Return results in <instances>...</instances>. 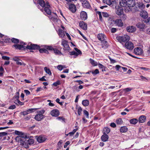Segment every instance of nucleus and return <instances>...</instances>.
<instances>
[{"mask_svg":"<svg viewBox=\"0 0 150 150\" xmlns=\"http://www.w3.org/2000/svg\"><path fill=\"white\" fill-rule=\"evenodd\" d=\"M119 4L121 7H124V9L126 12H128L130 11L134 12L132 10V8L135 5L136 2L135 0H121L119 2ZM138 7H135L134 8V12L139 10V8H142L144 7V5L142 3L138 4L137 5Z\"/></svg>","mask_w":150,"mask_h":150,"instance_id":"obj_1","label":"nucleus"},{"mask_svg":"<svg viewBox=\"0 0 150 150\" xmlns=\"http://www.w3.org/2000/svg\"><path fill=\"white\" fill-rule=\"evenodd\" d=\"M32 137H29L26 134V135H23L21 138L20 143L21 145L25 148L29 147V145L33 144L34 143V140L33 139H30Z\"/></svg>","mask_w":150,"mask_h":150,"instance_id":"obj_2","label":"nucleus"},{"mask_svg":"<svg viewBox=\"0 0 150 150\" xmlns=\"http://www.w3.org/2000/svg\"><path fill=\"white\" fill-rule=\"evenodd\" d=\"M45 46H48L46 45H43V48L40 49V47L39 46L37 45L32 44L31 43H29L28 45L26 46V48L29 50H35L39 49V52L41 53H44L45 51V50L46 48L45 47Z\"/></svg>","mask_w":150,"mask_h":150,"instance_id":"obj_3","label":"nucleus"},{"mask_svg":"<svg viewBox=\"0 0 150 150\" xmlns=\"http://www.w3.org/2000/svg\"><path fill=\"white\" fill-rule=\"evenodd\" d=\"M117 40L120 42H126L129 40V37L127 35H124L122 36H119L117 37Z\"/></svg>","mask_w":150,"mask_h":150,"instance_id":"obj_4","label":"nucleus"},{"mask_svg":"<svg viewBox=\"0 0 150 150\" xmlns=\"http://www.w3.org/2000/svg\"><path fill=\"white\" fill-rule=\"evenodd\" d=\"M45 47L47 49H48V50H53L54 53L56 55H63L62 53L60 51L57 49L56 48H53L52 46H45Z\"/></svg>","mask_w":150,"mask_h":150,"instance_id":"obj_5","label":"nucleus"},{"mask_svg":"<svg viewBox=\"0 0 150 150\" xmlns=\"http://www.w3.org/2000/svg\"><path fill=\"white\" fill-rule=\"evenodd\" d=\"M104 3H105L109 6L112 5V6H114L116 8L118 4L116 0H104Z\"/></svg>","mask_w":150,"mask_h":150,"instance_id":"obj_6","label":"nucleus"},{"mask_svg":"<svg viewBox=\"0 0 150 150\" xmlns=\"http://www.w3.org/2000/svg\"><path fill=\"white\" fill-rule=\"evenodd\" d=\"M44 112V110L39 111L38 113L36 114L34 118L38 121H41L44 117V115H43Z\"/></svg>","mask_w":150,"mask_h":150,"instance_id":"obj_7","label":"nucleus"},{"mask_svg":"<svg viewBox=\"0 0 150 150\" xmlns=\"http://www.w3.org/2000/svg\"><path fill=\"white\" fill-rule=\"evenodd\" d=\"M61 44L63 47V50L64 51H69L70 50V48L68 44V42L64 39L62 41Z\"/></svg>","mask_w":150,"mask_h":150,"instance_id":"obj_8","label":"nucleus"},{"mask_svg":"<svg viewBox=\"0 0 150 150\" xmlns=\"http://www.w3.org/2000/svg\"><path fill=\"white\" fill-rule=\"evenodd\" d=\"M46 4V6L44 8V13L45 15H46V14L48 15H50L52 13L51 11L50 8V6L49 5V3H47Z\"/></svg>","mask_w":150,"mask_h":150,"instance_id":"obj_9","label":"nucleus"},{"mask_svg":"<svg viewBox=\"0 0 150 150\" xmlns=\"http://www.w3.org/2000/svg\"><path fill=\"white\" fill-rule=\"evenodd\" d=\"M35 138L37 139V141L40 143L44 142L47 139L46 137L44 136L40 135L39 137L36 136Z\"/></svg>","mask_w":150,"mask_h":150,"instance_id":"obj_10","label":"nucleus"},{"mask_svg":"<svg viewBox=\"0 0 150 150\" xmlns=\"http://www.w3.org/2000/svg\"><path fill=\"white\" fill-rule=\"evenodd\" d=\"M76 52L72 51L69 52V54L70 55H74L77 56L81 54V51L76 48H74Z\"/></svg>","mask_w":150,"mask_h":150,"instance_id":"obj_11","label":"nucleus"},{"mask_svg":"<svg viewBox=\"0 0 150 150\" xmlns=\"http://www.w3.org/2000/svg\"><path fill=\"white\" fill-rule=\"evenodd\" d=\"M50 114L52 116L57 117L59 115V112L58 110L54 109L51 111Z\"/></svg>","mask_w":150,"mask_h":150,"instance_id":"obj_12","label":"nucleus"},{"mask_svg":"<svg viewBox=\"0 0 150 150\" xmlns=\"http://www.w3.org/2000/svg\"><path fill=\"white\" fill-rule=\"evenodd\" d=\"M125 47L128 49L132 50L134 48L133 44L131 42H126L125 45Z\"/></svg>","mask_w":150,"mask_h":150,"instance_id":"obj_13","label":"nucleus"},{"mask_svg":"<svg viewBox=\"0 0 150 150\" xmlns=\"http://www.w3.org/2000/svg\"><path fill=\"white\" fill-rule=\"evenodd\" d=\"M49 18L53 21H57V16L56 13H52L49 15Z\"/></svg>","mask_w":150,"mask_h":150,"instance_id":"obj_14","label":"nucleus"},{"mask_svg":"<svg viewBox=\"0 0 150 150\" xmlns=\"http://www.w3.org/2000/svg\"><path fill=\"white\" fill-rule=\"evenodd\" d=\"M80 17L83 20H85L87 18V15L86 12L84 11H82L80 14Z\"/></svg>","mask_w":150,"mask_h":150,"instance_id":"obj_15","label":"nucleus"},{"mask_svg":"<svg viewBox=\"0 0 150 150\" xmlns=\"http://www.w3.org/2000/svg\"><path fill=\"white\" fill-rule=\"evenodd\" d=\"M136 26L140 30H142L145 28V25L142 22H139L136 24Z\"/></svg>","mask_w":150,"mask_h":150,"instance_id":"obj_16","label":"nucleus"},{"mask_svg":"<svg viewBox=\"0 0 150 150\" xmlns=\"http://www.w3.org/2000/svg\"><path fill=\"white\" fill-rule=\"evenodd\" d=\"M23 42H20V43L21 45H20L19 44H15L13 45V46L16 49H18L22 50L24 49H25V46H24L23 45Z\"/></svg>","mask_w":150,"mask_h":150,"instance_id":"obj_17","label":"nucleus"},{"mask_svg":"<svg viewBox=\"0 0 150 150\" xmlns=\"http://www.w3.org/2000/svg\"><path fill=\"white\" fill-rule=\"evenodd\" d=\"M134 53L136 55H141L142 53V51L141 48L137 47L134 49Z\"/></svg>","mask_w":150,"mask_h":150,"instance_id":"obj_18","label":"nucleus"},{"mask_svg":"<svg viewBox=\"0 0 150 150\" xmlns=\"http://www.w3.org/2000/svg\"><path fill=\"white\" fill-rule=\"evenodd\" d=\"M115 24L119 27H122L123 26V23L121 19H117L113 21Z\"/></svg>","mask_w":150,"mask_h":150,"instance_id":"obj_19","label":"nucleus"},{"mask_svg":"<svg viewBox=\"0 0 150 150\" xmlns=\"http://www.w3.org/2000/svg\"><path fill=\"white\" fill-rule=\"evenodd\" d=\"M140 14L141 17L144 19H146L148 18V13L147 12L145 11H142L140 12Z\"/></svg>","mask_w":150,"mask_h":150,"instance_id":"obj_20","label":"nucleus"},{"mask_svg":"<svg viewBox=\"0 0 150 150\" xmlns=\"http://www.w3.org/2000/svg\"><path fill=\"white\" fill-rule=\"evenodd\" d=\"M127 31L129 33H133L136 30V28L134 26H129L126 28Z\"/></svg>","mask_w":150,"mask_h":150,"instance_id":"obj_21","label":"nucleus"},{"mask_svg":"<svg viewBox=\"0 0 150 150\" xmlns=\"http://www.w3.org/2000/svg\"><path fill=\"white\" fill-rule=\"evenodd\" d=\"M79 25L80 27L84 30H86L87 29V25L84 22L81 21L79 23Z\"/></svg>","mask_w":150,"mask_h":150,"instance_id":"obj_22","label":"nucleus"},{"mask_svg":"<svg viewBox=\"0 0 150 150\" xmlns=\"http://www.w3.org/2000/svg\"><path fill=\"white\" fill-rule=\"evenodd\" d=\"M81 2L82 6L84 7L88 8L90 7V4L87 0H84Z\"/></svg>","mask_w":150,"mask_h":150,"instance_id":"obj_23","label":"nucleus"},{"mask_svg":"<svg viewBox=\"0 0 150 150\" xmlns=\"http://www.w3.org/2000/svg\"><path fill=\"white\" fill-rule=\"evenodd\" d=\"M118 8L116 9V13L118 15H122L123 13V8L122 7L118 6Z\"/></svg>","mask_w":150,"mask_h":150,"instance_id":"obj_24","label":"nucleus"},{"mask_svg":"<svg viewBox=\"0 0 150 150\" xmlns=\"http://www.w3.org/2000/svg\"><path fill=\"white\" fill-rule=\"evenodd\" d=\"M38 3L42 7H45L46 6V3H48L47 1L45 3L43 0H39Z\"/></svg>","mask_w":150,"mask_h":150,"instance_id":"obj_25","label":"nucleus"},{"mask_svg":"<svg viewBox=\"0 0 150 150\" xmlns=\"http://www.w3.org/2000/svg\"><path fill=\"white\" fill-rule=\"evenodd\" d=\"M69 9L72 12H75L76 11V8L75 6L73 4H70L69 6Z\"/></svg>","mask_w":150,"mask_h":150,"instance_id":"obj_26","label":"nucleus"},{"mask_svg":"<svg viewBox=\"0 0 150 150\" xmlns=\"http://www.w3.org/2000/svg\"><path fill=\"white\" fill-rule=\"evenodd\" d=\"M146 120V116L144 115H142L139 117L138 120L139 123H143L145 122Z\"/></svg>","mask_w":150,"mask_h":150,"instance_id":"obj_27","label":"nucleus"},{"mask_svg":"<svg viewBox=\"0 0 150 150\" xmlns=\"http://www.w3.org/2000/svg\"><path fill=\"white\" fill-rule=\"evenodd\" d=\"M15 134L17 135H20L21 136H20L19 138V139L20 140V142H21V138L23 136V135H26V134H24L23 133H22L21 132H20L16 130L15 132Z\"/></svg>","mask_w":150,"mask_h":150,"instance_id":"obj_28","label":"nucleus"},{"mask_svg":"<svg viewBox=\"0 0 150 150\" xmlns=\"http://www.w3.org/2000/svg\"><path fill=\"white\" fill-rule=\"evenodd\" d=\"M97 10L95 9V11H96V13L97 17L99 16V19L100 21L101 22L103 21V18L101 15V13L99 11H96Z\"/></svg>","mask_w":150,"mask_h":150,"instance_id":"obj_29","label":"nucleus"},{"mask_svg":"<svg viewBox=\"0 0 150 150\" xmlns=\"http://www.w3.org/2000/svg\"><path fill=\"white\" fill-rule=\"evenodd\" d=\"M58 34L59 37L61 38H63L65 36L64 31L61 29L59 30Z\"/></svg>","mask_w":150,"mask_h":150,"instance_id":"obj_30","label":"nucleus"},{"mask_svg":"<svg viewBox=\"0 0 150 150\" xmlns=\"http://www.w3.org/2000/svg\"><path fill=\"white\" fill-rule=\"evenodd\" d=\"M128 130V129L126 126L122 127L120 129V131L121 132L125 133Z\"/></svg>","mask_w":150,"mask_h":150,"instance_id":"obj_31","label":"nucleus"},{"mask_svg":"<svg viewBox=\"0 0 150 150\" xmlns=\"http://www.w3.org/2000/svg\"><path fill=\"white\" fill-rule=\"evenodd\" d=\"M105 38H106V37L104 35V48H105L108 47L109 45L108 42L105 40H106Z\"/></svg>","mask_w":150,"mask_h":150,"instance_id":"obj_32","label":"nucleus"},{"mask_svg":"<svg viewBox=\"0 0 150 150\" xmlns=\"http://www.w3.org/2000/svg\"><path fill=\"white\" fill-rule=\"evenodd\" d=\"M138 121V119L136 118H133L129 120L130 123L132 124L135 125Z\"/></svg>","mask_w":150,"mask_h":150,"instance_id":"obj_33","label":"nucleus"},{"mask_svg":"<svg viewBox=\"0 0 150 150\" xmlns=\"http://www.w3.org/2000/svg\"><path fill=\"white\" fill-rule=\"evenodd\" d=\"M110 132V129L107 127L104 128V134H107Z\"/></svg>","mask_w":150,"mask_h":150,"instance_id":"obj_34","label":"nucleus"},{"mask_svg":"<svg viewBox=\"0 0 150 150\" xmlns=\"http://www.w3.org/2000/svg\"><path fill=\"white\" fill-rule=\"evenodd\" d=\"M98 39L100 41L102 42L103 39V35L102 33H99L97 36Z\"/></svg>","mask_w":150,"mask_h":150,"instance_id":"obj_35","label":"nucleus"},{"mask_svg":"<svg viewBox=\"0 0 150 150\" xmlns=\"http://www.w3.org/2000/svg\"><path fill=\"white\" fill-rule=\"evenodd\" d=\"M36 109H37L36 108H30L28 109L25 111H26L27 114H28L29 113L34 112Z\"/></svg>","mask_w":150,"mask_h":150,"instance_id":"obj_36","label":"nucleus"},{"mask_svg":"<svg viewBox=\"0 0 150 150\" xmlns=\"http://www.w3.org/2000/svg\"><path fill=\"white\" fill-rule=\"evenodd\" d=\"M82 104L85 106H88L89 104V102L88 100H85L82 101Z\"/></svg>","mask_w":150,"mask_h":150,"instance_id":"obj_37","label":"nucleus"},{"mask_svg":"<svg viewBox=\"0 0 150 150\" xmlns=\"http://www.w3.org/2000/svg\"><path fill=\"white\" fill-rule=\"evenodd\" d=\"M116 122L117 124L120 125L122 124L123 122L121 118H118L116 120Z\"/></svg>","mask_w":150,"mask_h":150,"instance_id":"obj_38","label":"nucleus"},{"mask_svg":"<svg viewBox=\"0 0 150 150\" xmlns=\"http://www.w3.org/2000/svg\"><path fill=\"white\" fill-rule=\"evenodd\" d=\"M44 70L49 75H51L52 74L51 72L49 69L47 67H45L44 68Z\"/></svg>","mask_w":150,"mask_h":150,"instance_id":"obj_39","label":"nucleus"},{"mask_svg":"<svg viewBox=\"0 0 150 150\" xmlns=\"http://www.w3.org/2000/svg\"><path fill=\"white\" fill-rule=\"evenodd\" d=\"M90 62L91 64L93 66H96L97 65V63L96 62H95L92 59H90Z\"/></svg>","mask_w":150,"mask_h":150,"instance_id":"obj_40","label":"nucleus"},{"mask_svg":"<svg viewBox=\"0 0 150 150\" xmlns=\"http://www.w3.org/2000/svg\"><path fill=\"white\" fill-rule=\"evenodd\" d=\"M15 103L16 104H18L21 105H24V103L23 102H22L20 101L19 99H17L15 100Z\"/></svg>","mask_w":150,"mask_h":150,"instance_id":"obj_41","label":"nucleus"},{"mask_svg":"<svg viewBox=\"0 0 150 150\" xmlns=\"http://www.w3.org/2000/svg\"><path fill=\"white\" fill-rule=\"evenodd\" d=\"M11 41L12 42L14 43H17L19 42V40L18 39L15 38H12L11 39Z\"/></svg>","mask_w":150,"mask_h":150,"instance_id":"obj_42","label":"nucleus"},{"mask_svg":"<svg viewBox=\"0 0 150 150\" xmlns=\"http://www.w3.org/2000/svg\"><path fill=\"white\" fill-rule=\"evenodd\" d=\"M108 139V136L107 134H104V142L107 141Z\"/></svg>","mask_w":150,"mask_h":150,"instance_id":"obj_43","label":"nucleus"},{"mask_svg":"<svg viewBox=\"0 0 150 150\" xmlns=\"http://www.w3.org/2000/svg\"><path fill=\"white\" fill-rule=\"evenodd\" d=\"M90 72H91L92 74L93 75H96L99 73L98 70L97 69H96L94 71H92Z\"/></svg>","mask_w":150,"mask_h":150,"instance_id":"obj_44","label":"nucleus"},{"mask_svg":"<svg viewBox=\"0 0 150 150\" xmlns=\"http://www.w3.org/2000/svg\"><path fill=\"white\" fill-rule=\"evenodd\" d=\"M122 67L119 65H117L115 66V69L117 71H122Z\"/></svg>","mask_w":150,"mask_h":150,"instance_id":"obj_45","label":"nucleus"},{"mask_svg":"<svg viewBox=\"0 0 150 150\" xmlns=\"http://www.w3.org/2000/svg\"><path fill=\"white\" fill-rule=\"evenodd\" d=\"M7 134L8 133L5 132H0V137L6 136L7 135Z\"/></svg>","mask_w":150,"mask_h":150,"instance_id":"obj_46","label":"nucleus"},{"mask_svg":"<svg viewBox=\"0 0 150 150\" xmlns=\"http://www.w3.org/2000/svg\"><path fill=\"white\" fill-rule=\"evenodd\" d=\"M14 97L16 99V100L18 99V98L19 97V94L18 92H17L16 93V94L14 96Z\"/></svg>","mask_w":150,"mask_h":150,"instance_id":"obj_47","label":"nucleus"},{"mask_svg":"<svg viewBox=\"0 0 150 150\" xmlns=\"http://www.w3.org/2000/svg\"><path fill=\"white\" fill-rule=\"evenodd\" d=\"M60 84V81H57L53 83V85L55 86H57L58 85H59Z\"/></svg>","mask_w":150,"mask_h":150,"instance_id":"obj_48","label":"nucleus"},{"mask_svg":"<svg viewBox=\"0 0 150 150\" xmlns=\"http://www.w3.org/2000/svg\"><path fill=\"white\" fill-rule=\"evenodd\" d=\"M13 59L16 62L20 60L19 58L18 57H14L13 58Z\"/></svg>","mask_w":150,"mask_h":150,"instance_id":"obj_49","label":"nucleus"},{"mask_svg":"<svg viewBox=\"0 0 150 150\" xmlns=\"http://www.w3.org/2000/svg\"><path fill=\"white\" fill-rule=\"evenodd\" d=\"M3 40L4 42L6 43L9 42L10 40V38H9L7 37H6L4 39H3Z\"/></svg>","mask_w":150,"mask_h":150,"instance_id":"obj_50","label":"nucleus"},{"mask_svg":"<svg viewBox=\"0 0 150 150\" xmlns=\"http://www.w3.org/2000/svg\"><path fill=\"white\" fill-rule=\"evenodd\" d=\"M140 79L144 81H147V79L144 76H140Z\"/></svg>","mask_w":150,"mask_h":150,"instance_id":"obj_51","label":"nucleus"},{"mask_svg":"<svg viewBox=\"0 0 150 150\" xmlns=\"http://www.w3.org/2000/svg\"><path fill=\"white\" fill-rule=\"evenodd\" d=\"M132 89V88H127L124 89L123 90L125 92H128L131 91Z\"/></svg>","mask_w":150,"mask_h":150,"instance_id":"obj_52","label":"nucleus"},{"mask_svg":"<svg viewBox=\"0 0 150 150\" xmlns=\"http://www.w3.org/2000/svg\"><path fill=\"white\" fill-rule=\"evenodd\" d=\"M83 112H84V114H85V115H86V117L87 118H89V117H88L89 113H88V112L86 110H84L83 111Z\"/></svg>","mask_w":150,"mask_h":150,"instance_id":"obj_53","label":"nucleus"},{"mask_svg":"<svg viewBox=\"0 0 150 150\" xmlns=\"http://www.w3.org/2000/svg\"><path fill=\"white\" fill-rule=\"evenodd\" d=\"M110 16V15L108 13L105 12H104V17H109Z\"/></svg>","mask_w":150,"mask_h":150,"instance_id":"obj_54","label":"nucleus"},{"mask_svg":"<svg viewBox=\"0 0 150 150\" xmlns=\"http://www.w3.org/2000/svg\"><path fill=\"white\" fill-rule=\"evenodd\" d=\"M82 111V109L81 107H79L78 109V113L79 115H80Z\"/></svg>","mask_w":150,"mask_h":150,"instance_id":"obj_55","label":"nucleus"},{"mask_svg":"<svg viewBox=\"0 0 150 150\" xmlns=\"http://www.w3.org/2000/svg\"><path fill=\"white\" fill-rule=\"evenodd\" d=\"M145 32L148 34L150 35V28H146L145 30Z\"/></svg>","mask_w":150,"mask_h":150,"instance_id":"obj_56","label":"nucleus"},{"mask_svg":"<svg viewBox=\"0 0 150 150\" xmlns=\"http://www.w3.org/2000/svg\"><path fill=\"white\" fill-rule=\"evenodd\" d=\"M57 69L60 71H61L63 69V67H62V65H59L57 66Z\"/></svg>","mask_w":150,"mask_h":150,"instance_id":"obj_57","label":"nucleus"},{"mask_svg":"<svg viewBox=\"0 0 150 150\" xmlns=\"http://www.w3.org/2000/svg\"><path fill=\"white\" fill-rule=\"evenodd\" d=\"M2 58L4 60H9L10 59L9 57L6 56H3L2 57Z\"/></svg>","mask_w":150,"mask_h":150,"instance_id":"obj_58","label":"nucleus"},{"mask_svg":"<svg viewBox=\"0 0 150 150\" xmlns=\"http://www.w3.org/2000/svg\"><path fill=\"white\" fill-rule=\"evenodd\" d=\"M16 108V106L15 105H11V106H10L8 108V109H10L13 110V109H15Z\"/></svg>","mask_w":150,"mask_h":150,"instance_id":"obj_59","label":"nucleus"},{"mask_svg":"<svg viewBox=\"0 0 150 150\" xmlns=\"http://www.w3.org/2000/svg\"><path fill=\"white\" fill-rule=\"evenodd\" d=\"M25 93L26 94V95H28L30 94V92L28 90H24Z\"/></svg>","mask_w":150,"mask_h":150,"instance_id":"obj_60","label":"nucleus"},{"mask_svg":"<svg viewBox=\"0 0 150 150\" xmlns=\"http://www.w3.org/2000/svg\"><path fill=\"white\" fill-rule=\"evenodd\" d=\"M70 144V142L69 141H67L65 143L64 146V148H66L67 147V146L69 145Z\"/></svg>","mask_w":150,"mask_h":150,"instance_id":"obj_61","label":"nucleus"},{"mask_svg":"<svg viewBox=\"0 0 150 150\" xmlns=\"http://www.w3.org/2000/svg\"><path fill=\"white\" fill-rule=\"evenodd\" d=\"M16 63L17 64L20 65H22L23 64L25 65L24 63L19 62V61H18V62H16Z\"/></svg>","mask_w":150,"mask_h":150,"instance_id":"obj_62","label":"nucleus"},{"mask_svg":"<svg viewBox=\"0 0 150 150\" xmlns=\"http://www.w3.org/2000/svg\"><path fill=\"white\" fill-rule=\"evenodd\" d=\"M110 126L111 127L113 128H115L116 126V124L114 122L111 123L110 125Z\"/></svg>","mask_w":150,"mask_h":150,"instance_id":"obj_63","label":"nucleus"},{"mask_svg":"<svg viewBox=\"0 0 150 150\" xmlns=\"http://www.w3.org/2000/svg\"><path fill=\"white\" fill-rule=\"evenodd\" d=\"M116 29L115 28H112L111 29V32L112 33H115L116 31Z\"/></svg>","mask_w":150,"mask_h":150,"instance_id":"obj_64","label":"nucleus"}]
</instances>
